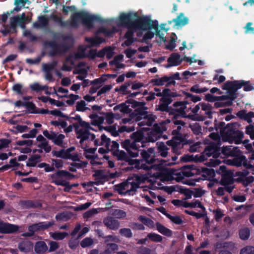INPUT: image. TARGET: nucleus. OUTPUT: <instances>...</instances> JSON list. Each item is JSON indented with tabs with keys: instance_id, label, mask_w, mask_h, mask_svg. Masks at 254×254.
<instances>
[{
	"instance_id": "obj_1",
	"label": "nucleus",
	"mask_w": 254,
	"mask_h": 254,
	"mask_svg": "<svg viewBox=\"0 0 254 254\" xmlns=\"http://www.w3.org/2000/svg\"><path fill=\"white\" fill-rule=\"evenodd\" d=\"M137 17L136 12L121 13L117 20L118 27H126L128 29L124 36L126 40L122 43V46H130L135 41L133 30L136 32L137 36L142 37V41L144 42L154 37V31L158 28V21L152 20L150 16H147L139 17L133 22L131 21Z\"/></svg>"
},
{
	"instance_id": "obj_2",
	"label": "nucleus",
	"mask_w": 254,
	"mask_h": 254,
	"mask_svg": "<svg viewBox=\"0 0 254 254\" xmlns=\"http://www.w3.org/2000/svg\"><path fill=\"white\" fill-rule=\"evenodd\" d=\"M104 40L103 38H99L96 36L92 38H86L85 41L87 43L86 46H80L77 53L74 55L75 59L82 58L84 57H88L90 59H93L97 57V53L96 50H89L88 48L91 47H95L99 45Z\"/></svg>"
},
{
	"instance_id": "obj_3",
	"label": "nucleus",
	"mask_w": 254,
	"mask_h": 254,
	"mask_svg": "<svg viewBox=\"0 0 254 254\" xmlns=\"http://www.w3.org/2000/svg\"><path fill=\"white\" fill-rule=\"evenodd\" d=\"M218 146L211 143L210 145L205 148L202 153L199 156H196V160L199 162H203L206 160L208 157L212 155V158L206 163V164L209 167H215L220 164L222 162L217 156Z\"/></svg>"
},
{
	"instance_id": "obj_4",
	"label": "nucleus",
	"mask_w": 254,
	"mask_h": 254,
	"mask_svg": "<svg viewBox=\"0 0 254 254\" xmlns=\"http://www.w3.org/2000/svg\"><path fill=\"white\" fill-rule=\"evenodd\" d=\"M75 120H77L78 125H74L75 131L77 134V137L79 138L80 142L82 144L84 141L87 139L94 140L95 136L89 132L91 128L88 123L83 121L79 116H75L73 118Z\"/></svg>"
},
{
	"instance_id": "obj_5",
	"label": "nucleus",
	"mask_w": 254,
	"mask_h": 254,
	"mask_svg": "<svg viewBox=\"0 0 254 254\" xmlns=\"http://www.w3.org/2000/svg\"><path fill=\"white\" fill-rule=\"evenodd\" d=\"M101 20V17L99 15L90 14L85 12H80L75 13L72 15L71 25L75 26L81 21L85 26L90 28L92 26L93 21H99Z\"/></svg>"
},
{
	"instance_id": "obj_6",
	"label": "nucleus",
	"mask_w": 254,
	"mask_h": 254,
	"mask_svg": "<svg viewBox=\"0 0 254 254\" xmlns=\"http://www.w3.org/2000/svg\"><path fill=\"white\" fill-rule=\"evenodd\" d=\"M143 133L140 131L133 133L130 136L133 139V141L130 142L129 140H126L122 144V147L128 152L131 156L135 157L138 155V153L137 151L133 152L130 149L132 148L137 150L140 146H143Z\"/></svg>"
},
{
	"instance_id": "obj_7",
	"label": "nucleus",
	"mask_w": 254,
	"mask_h": 254,
	"mask_svg": "<svg viewBox=\"0 0 254 254\" xmlns=\"http://www.w3.org/2000/svg\"><path fill=\"white\" fill-rule=\"evenodd\" d=\"M175 125L178 126L177 129L173 131V134L176 136H174L172 140L167 142L168 145L171 146L173 151L176 154L181 153L180 150L182 148V139L179 133V131L181 129V126H183L185 123L181 120H175L174 122Z\"/></svg>"
},
{
	"instance_id": "obj_8",
	"label": "nucleus",
	"mask_w": 254,
	"mask_h": 254,
	"mask_svg": "<svg viewBox=\"0 0 254 254\" xmlns=\"http://www.w3.org/2000/svg\"><path fill=\"white\" fill-rule=\"evenodd\" d=\"M244 136L243 133L238 130H234L231 127H227L221 133L222 140L225 142L229 143L235 142V144H240Z\"/></svg>"
},
{
	"instance_id": "obj_9",
	"label": "nucleus",
	"mask_w": 254,
	"mask_h": 254,
	"mask_svg": "<svg viewBox=\"0 0 254 254\" xmlns=\"http://www.w3.org/2000/svg\"><path fill=\"white\" fill-rule=\"evenodd\" d=\"M135 179H129L126 182H123L117 186V190L120 194H133L132 192L135 191L139 187V178L136 176Z\"/></svg>"
},
{
	"instance_id": "obj_10",
	"label": "nucleus",
	"mask_w": 254,
	"mask_h": 254,
	"mask_svg": "<svg viewBox=\"0 0 254 254\" xmlns=\"http://www.w3.org/2000/svg\"><path fill=\"white\" fill-rule=\"evenodd\" d=\"M173 174V171L169 168H163L154 173L153 176L155 178L156 180L153 184V187L157 189L162 188L160 181L166 182L171 180Z\"/></svg>"
},
{
	"instance_id": "obj_11",
	"label": "nucleus",
	"mask_w": 254,
	"mask_h": 254,
	"mask_svg": "<svg viewBox=\"0 0 254 254\" xmlns=\"http://www.w3.org/2000/svg\"><path fill=\"white\" fill-rule=\"evenodd\" d=\"M72 177H73V175L64 170L59 171L50 176L51 182L58 186L67 185L68 184L67 180L71 179Z\"/></svg>"
},
{
	"instance_id": "obj_12",
	"label": "nucleus",
	"mask_w": 254,
	"mask_h": 254,
	"mask_svg": "<svg viewBox=\"0 0 254 254\" xmlns=\"http://www.w3.org/2000/svg\"><path fill=\"white\" fill-rule=\"evenodd\" d=\"M75 149L74 147H71L66 149L53 151L52 154L57 157L77 161L79 159V157L77 154L74 152Z\"/></svg>"
},
{
	"instance_id": "obj_13",
	"label": "nucleus",
	"mask_w": 254,
	"mask_h": 254,
	"mask_svg": "<svg viewBox=\"0 0 254 254\" xmlns=\"http://www.w3.org/2000/svg\"><path fill=\"white\" fill-rule=\"evenodd\" d=\"M95 145H105L108 151L114 152L115 150H118L119 144L116 141H111L110 139L106 135L103 134L101 136L100 139H95L94 140Z\"/></svg>"
},
{
	"instance_id": "obj_14",
	"label": "nucleus",
	"mask_w": 254,
	"mask_h": 254,
	"mask_svg": "<svg viewBox=\"0 0 254 254\" xmlns=\"http://www.w3.org/2000/svg\"><path fill=\"white\" fill-rule=\"evenodd\" d=\"M25 21L21 19L20 16H16L11 18L9 21V25H4V29L1 30V32L4 34L11 33L15 32L16 26L17 24L22 26Z\"/></svg>"
},
{
	"instance_id": "obj_15",
	"label": "nucleus",
	"mask_w": 254,
	"mask_h": 254,
	"mask_svg": "<svg viewBox=\"0 0 254 254\" xmlns=\"http://www.w3.org/2000/svg\"><path fill=\"white\" fill-rule=\"evenodd\" d=\"M166 130L165 124L161 123L159 124H155L153 126V129L149 132L148 137V140L151 142H154L160 137L161 133Z\"/></svg>"
},
{
	"instance_id": "obj_16",
	"label": "nucleus",
	"mask_w": 254,
	"mask_h": 254,
	"mask_svg": "<svg viewBox=\"0 0 254 254\" xmlns=\"http://www.w3.org/2000/svg\"><path fill=\"white\" fill-rule=\"evenodd\" d=\"M217 172L222 176L221 183L223 185L226 186L232 184L233 173L231 171L227 170L224 166H221Z\"/></svg>"
},
{
	"instance_id": "obj_17",
	"label": "nucleus",
	"mask_w": 254,
	"mask_h": 254,
	"mask_svg": "<svg viewBox=\"0 0 254 254\" xmlns=\"http://www.w3.org/2000/svg\"><path fill=\"white\" fill-rule=\"evenodd\" d=\"M44 135L51 140L55 144L63 146L64 144V139L65 136L63 134L56 133L54 132H49L46 130L43 131Z\"/></svg>"
},
{
	"instance_id": "obj_18",
	"label": "nucleus",
	"mask_w": 254,
	"mask_h": 254,
	"mask_svg": "<svg viewBox=\"0 0 254 254\" xmlns=\"http://www.w3.org/2000/svg\"><path fill=\"white\" fill-rule=\"evenodd\" d=\"M53 225V222H44L34 224L29 227V232H28L27 234H23V235L25 236H32L35 231L39 230H44L48 228Z\"/></svg>"
},
{
	"instance_id": "obj_19",
	"label": "nucleus",
	"mask_w": 254,
	"mask_h": 254,
	"mask_svg": "<svg viewBox=\"0 0 254 254\" xmlns=\"http://www.w3.org/2000/svg\"><path fill=\"white\" fill-rule=\"evenodd\" d=\"M235 156L236 157L230 163V164L236 166H240L243 165L247 168H254L253 165L247 163L246 157L241 154L240 150L239 151V154Z\"/></svg>"
},
{
	"instance_id": "obj_20",
	"label": "nucleus",
	"mask_w": 254,
	"mask_h": 254,
	"mask_svg": "<svg viewBox=\"0 0 254 254\" xmlns=\"http://www.w3.org/2000/svg\"><path fill=\"white\" fill-rule=\"evenodd\" d=\"M89 68V66L85 63H80L73 71L74 73L79 74L76 78L83 80L86 76Z\"/></svg>"
},
{
	"instance_id": "obj_21",
	"label": "nucleus",
	"mask_w": 254,
	"mask_h": 254,
	"mask_svg": "<svg viewBox=\"0 0 254 254\" xmlns=\"http://www.w3.org/2000/svg\"><path fill=\"white\" fill-rule=\"evenodd\" d=\"M141 116V119L139 120V122L137 123V125L139 127L150 126L153 124L155 119L154 115L147 113Z\"/></svg>"
},
{
	"instance_id": "obj_22",
	"label": "nucleus",
	"mask_w": 254,
	"mask_h": 254,
	"mask_svg": "<svg viewBox=\"0 0 254 254\" xmlns=\"http://www.w3.org/2000/svg\"><path fill=\"white\" fill-rule=\"evenodd\" d=\"M243 84V81H227L223 85V89L233 92L240 88Z\"/></svg>"
},
{
	"instance_id": "obj_23",
	"label": "nucleus",
	"mask_w": 254,
	"mask_h": 254,
	"mask_svg": "<svg viewBox=\"0 0 254 254\" xmlns=\"http://www.w3.org/2000/svg\"><path fill=\"white\" fill-rule=\"evenodd\" d=\"M29 87L31 90L37 93L44 91L45 93L47 95H50L51 93L52 88H50L47 85H42L38 82L31 84Z\"/></svg>"
},
{
	"instance_id": "obj_24",
	"label": "nucleus",
	"mask_w": 254,
	"mask_h": 254,
	"mask_svg": "<svg viewBox=\"0 0 254 254\" xmlns=\"http://www.w3.org/2000/svg\"><path fill=\"white\" fill-rule=\"evenodd\" d=\"M18 230V226L9 223H5L0 221V232L2 233H12Z\"/></svg>"
},
{
	"instance_id": "obj_25",
	"label": "nucleus",
	"mask_w": 254,
	"mask_h": 254,
	"mask_svg": "<svg viewBox=\"0 0 254 254\" xmlns=\"http://www.w3.org/2000/svg\"><path fill=\"white\" fill-rule=\"evenodd\" d=\"M152 83L155 85L163 86L173 84L175 81L173 78H169L168 76H164L161 78L154 79L152 80Z\"/></svg>"
},
{
	"instance_id": "obj_26",
	"label": "nucleus",
	"mask_w": 254,
	"mask_h": 254,
	"mask_svg": "<svg viewBox=\"0 0 254 254\" xmlns=\"http://www.w3.org/2000/svg\"><path fill=\"white\" fill-rule=\"evenodd\" d=\"M104 225L112 230H117L120 227L119 222L111 217H107L103 221Z\"/></svg>"
},
{
	"instance_id": "obj_27",
	"label": "nucleus",
	"mask_w": 254,
	"mask_h": 254,
	"mask_svg": "<svg viewBox=\"0 0 254 254\" xmlns=\"http://www.w3.org/2000/svg\"><path fill=\"white\" fill-rule=\"evenodd\" d=\"M38 142V146L44 149L46 152L50 151L51 148L49 145L47 140L42 135H39L36 138Z\"/></svg>"
},
{
	"instance_id": "obj_28",
	"label": "nucleus",
	"mask_w": 254,
	"mask_h": 254,
	"mask_svg": "<svg viewBox=\"0 0 254 254\" xmlns=\"http://www.w3.org/2000/svg\"><path fill=\"white\" fill-rule=\"evenodd\" d=\"M123 59L124 56L123 55H118L114 58L113 61H110L109 64L114 68H124L125 65L122 63Z\"/></svg>"
},
{
	"instance_id": "obj_29",
	"label": "nucleus",
	"mask_w": 254,
	"mask_h": 254,
	"mask_svg": "<svg viewBox=\"0 0 254 254\" xmlns=\"http://www.w3.org/2000/svg\"><path fill=\"white\" fill-rule=\"evenodd\" d=\"M168 64L166 67H169L173 66H177L180 64L182 62L180 56L177 54H172L168 59Z\"/></svg>"
},
{
	"instance_id": "obj_30",
	"label": "nucleus",
	"mask_w": 254,
	"mask_h": 254,
	"mask_svg": "<svg viewBox=\"0 0 254 254\" xmlns=\"http://www.w3.org/2000/svg\"><path fill=\"white\" fill-rule=\"evenodd\" d=\"M175 23V26H183L187 24L189 22L188 18L182 13H180L176 18L173 19L172 21H169V23Z\"/></svg>"
},
{
	"instance_id": "obj_31",
	"label": "nucleus",
	"mask_w": 254,
	"mask_h": 254,
	"mask_svg": "<svg viewBox=\"0 0 254 254\" xmlns=\"http://www.w3.org/2000/svg\"><path fill=\"white\" fill-rule=\"evenodd\" d=\"M239 151L237 147H234L233 146H228L223 147L222 149V152L224 155L230 156H235L239 154Z\"/></svg>"
},
{
	"instance_id": "obj_32",
	"label": "nucleus",
	"mask_w": 254,
	"mask_h": 254,
	"mask_svg": "<svg viewBox=\"0 0 254 254\" xmlns=\"http://www.w3.org/2000/svg\"><path fill=\"white\" fill-rule=\"evenodd\" d=\"M154 150L153 148H150L147 151H144L141 153V155L146 162L149 164L153 163L155 160L154 157Z\"/></svg>"
},
{
	"instance_id": "obj_33",
	"label": "nucleus",
	"mask_w": 254,
	"mask_h": 254,
	"mask_svg": "<svg viewBox=\"0 0 254 254\" xmlns=\"http://www.w3.org/2000/svg\"><path fill=\"white\" fill-rule=\"evenodd\" d=\"M187 101H180L177 102L174 104V106L175 107V110L178 112L182 115H184L186 114L187 112L186 111L187 110Z\"/></svg>"
},
{
	"instance_id": "obj_34",
	"label": "nucleus",
	"mask_w": 254,
	"mask_h": 254,
	"mask_svg": "<svg viewBox=\"0 0 254 254\" xmlns=\"http://www.w3.org/2000/svg\"><path fill=\"white\" fill-rule=\"evenodd\" d=\"M156 227L157 231L162 235L167 236L171 237L172 234V231L168 228L165 227L160 223H157L156 224Z\"/></svg>"
},
{
	"instance_id": "obj_35",
	"label": "nucleus",
	"mask_w": 254,
	"mask_h": 254,
	"mask_svg": "<svg viewBox=\"0 0 254 254\" xmlns=\"http://www.w3.org/2000/svg\"><path fill=\"white\" fill-rule=\"evenodd\" d=\"M68 91L67 89L63 87H59L56 89L55 87L53 88V91L51 94H55L59 98L67 97Z\"/></svg>"
},
{
	"instance_id": "obj_36",
	"label": "nucleus",
	"mask_w": 254,
	"mask_h": 254,
	"mask_svg": "<svg viewBox=\"0 0 254 254\" xmlns=\"http://www.w3.org/2000/svg\"><path fill=\"white\" fill-rule=\"evenodd\" d=\"M33 245L29 241H24L21 243L18 246L19 250L24 253H27L29 252L33 249Z\"/></svg>"
},
{
	"instance_id": "obj_37",
	"label": "nucleus",
	"mask_w": 254,
	"mask_h": 254,
	"mask_svg": "<svg viewBox=\"0 0 254 254\" xmlns=\"http://www.w3.org/2000/svg\"><path fill=\"white\" fill-rule=\"evenodd\" d=\"M50 236L54 240H62L68 236V233L66 232H50Z\"/></svg>"
},
{
	"instance_id": "obj_38",
	"label": "nucleus",
	"mask_w": 254,
	"mask_h": 254,
	"mask_svg": "<svg viewBox=\"0 0 254 254\" xmlns=\"http://www.w3.org/2000/svg\"><path fill=\"white\" fill-rule=\"evenodd\" d=\"M47 250V246L44 242L41 241L36 243L35 251L37 253H43Z\"/></svg>"
},
{
	"instance_id": "obj_39",
	"label": "nucleus",
	"mask_w": 254,
	"mask_h": 254,
	"mask_svg": "<svg viewBox=\"0 0 254 254\" xmlns=\"http://www.w3.org/2000/svg\"><path fill=\"white\" fill-rule=\"evenodd\" d=\"M48 23V19L45 16L39 17L38 20L34 24L35 27L40 28L46 26Z\"/></svg>"
},
{
	"instance_id": "obj_40",
	"label": "nucleus",
	"mask_w": 254,
	"mask_h": 254,
	"mask_svg": "<svg viewBox=\"0 0 254 254\" xmlns=\"http://www.w3.org/2000/svg\"><path fill=\"white\" fill-rule=\"evenodd\" d=\"M143 160H133V164L134 165V167L137 169H156V167L154 166H150L148 167L143 166Z\"/></svg>"
},
{
	"instance_id": "obj_41",
	"label": "nucleus",
	"mask_w": 254,
	"mask_h": 254,
	"mask_svg": "<svg viewBox=\"0 0 254 254\" xmlns=\"http://www.w3.org/2000/svg\"><path fill=\"white\" fill-rule=\"evenodd\" d=\"M118 31V29L116 27H113L112 30L111 31H109L106 28L102 27L99 29L98 31V33H103L105 36L110 37L113 34L117 32Z\"/></svg>"
},
{
	"instance_id": "obj_42",
	"label": "nucleus",
	"mask_w": 254,
	"mask_h": 254,
	"mask_svg": "<svg viewBox=\"0 0 254 254\" xmlns=\"http://www.w3.org/2000/svg\"><path fill=\"white\" fill-rule=\"evenodd\" d=\"M147 238L149 240L156 243L161 242L163 240V237L155 233H150L147 235Z\"/></svg>"
},
{
	"instance_id": "obj_43",
	"label": "nucleus",
	"mask_w": 254,
	"mask_h": 254,
	"mask_svg": "<svg viewBox=\"0 0 254 254\" xmlns=\"http://www.w3.org/2000/svg\"><path fill=\"white\" fill-rule=\"evenodd\" d=\"M250 235V231L248 228L241 229L239 231L240 238L243 240H246L249 239Z\"/></svg>"
},
{
	"instance_id": "obj_44",
	"label": "nucleus",
	"mask_w": 254,
	"mask_h": 254,
	"mask_svg": "<svg viewBox=\"0 0 254 254\" xmlns=\"http://www.w3.org/2000/svg\"><path fill=\"white\" fill-rule=\"evenodd\" d=\"M40 155H34L30 157L27 162V166L29 167H34L39 161Z\"/></svg>"
},
{
	"instance_id": "obj_45",
	"label": "nucleus",
	"mask_w": 254,
	"mask_h": 254,
	"mask_svg": "<svg viewBox=\"0 0 254 254\" xmlns=\"http://www.w3.org/2000/svg\"><path fill=\"white\" fill-rule=\"evenodd\" d=\"M118 246L116 244H108L106 249L103 254H112L115 251L118 250Z\"/></svg>"
},
{
	"instance_id": "obj_46",
	"label": "nucleus",
	"mask_w": 254,
	"mask_h": 254,
	"mask_svg": "<svg viewBox=\"0 0 254 254\" xmlns=\"http://www.w3.org/2000/svg\"><path fill=\"white\" fill-rule=\"evenodd\" d=\"M159 152L162 157H166L168 154V148L163 143H158Z\"/></svg>"
},
{
	"instance_id": "obj_47",
	"label": "nucleus",
	"mask_w": 254,
	"mask_h": 254,
	"mask_svg": "<svg viewBox=\"0 0 254 254\" xmlns=\"http://www.w3.org/2000/svg\"><path fill=\"white\" fill-rule=\"evenodd\" d=\"M76 109L78 111L84 112L89 109V108L86 106L85 102L83 100H81L76 103Z\"/></svg>"
},
{
	"instance_id": "obj_48",
	"label": "nucleus",
	"mask_w": 254,
	"mask_h": 254,
	"mask_svg": "<svg viewBox=\"0 0 254 254\" xmlns=\"http://www.w3.org/2000/svg\"><path fill=\"white\" fill-rule=\"evenodd\" d=\"M73 64V62L71 58L67 59L66 62L64 64L62 70L64 71H70L72 69V65Z\"/></svg>"
},
{
	"instance_id": "obj_49",
	"label": "nucleus",
	"mask_w": 254,
	"mask_h": 254,
	"mask_svg": "<svg viewBox=\"0 0 254 254\" xmlns=\"http://www.w3.org/2000/svg\"><path fill=\"white\" fill-rule=\"evenodd\" d=\"M113 155L116 156L119 160H125L127 159V155L123 151L116 150L113 152Z\"/></svg>"
},
{
	"instance_id": "obj_50",
	"label": "nucleus",
	"mask_w": 254,
	"mask_h": 254,
	"mask_svg": "<svg viewBox=\"0 0 254 254\" xmlns=\"http://www.w3.org/2000/svg\"><path fill=\"white\" fill-rule=\"evenodd\" d=\"M167 217L172 222L176 224L179 225L183 223L182 218L178 215H171L170 214L167 215Z\"/></svg>"
},
{
	"instance_id": "obj_51",
	"label": "nucleus",
	"mask_w": 254,
	"mask_h": 254,
	"mask_svg": "<svg viewBox=\"0 0 254 254\" xmlns=\"http://www.w3.org/2000/svg\"><path fill=\"white\" fill-rule=\"evenodd\" d=\"M207 90V89L206 88H200L198 85H194L192 86L190 89V91L191 92L195 93H201L206 92Z\"/></svg>"
},
{
	"instance_id": "obj_52",
	"label": "nucleus",
	"mask_w": 254,
	"mask_h": 254,
	"mask_svg": "<svg viewBox=\"0 0 254 254\" xmlns=\"http://www.w3.org/2000/svg\"><path fill=\"white\" fill-rule=\"evenodd\" d=\"M39 168H44V170L46 172H53L55 170V167H54L52 165H50L48 164H46L45 163H42L39 164L38 165Z\"/></svg>"
},
{
	"instance_id": "obj_53",
	"label": "nucleus",
	"mask_w": 254,
	"mask_h": 254,
	"mask_svg": "<svg viewBox=\"0 0 254 254\" xmlns=\"http://www.w3.org/2000/svg\"><path fill=\"white\" fill-rule=\"evenodd\" d=\"M106 79L104 77H101L91 82V84L96 87V88H99L101 87L102 84L106 81Z\"/></svg>"
},
{
	"instance_id": "obj_54",
	"label": "nucleus",
	"mask_w": 254,
	"mask_h": 254,
	"mask_svg": "<svg viewBox=\"0 0 254 254\" xmlns=\"http://www.w3.org/2000/svg\"><path fill=\"white\" fill-rule=\"evenodd\" d=\"M93 244V240L90 238H86L84 239L80 243V245L82 248H86L91 246Z\"/></svg>"
},
{
	"instance_id": "obj_55",
	"label": "nucleus",
	"mask_w": 254,
	"mask_h": 254,
	"mask_svg": "<svg viewBox=\"0 0 254 254\" xmlns=\"http://www.w3.org/2000/svg\"><path fill=\"white\" fill-rule=\"evenodd\" d=\"M99 209H95L93 208L91 209H90L89 210L86 211L83 215V217L85 218H88L89 217H92V216L94 215L95 214H97L99 211Z\"/></svg>"
},
{
	"instance_id": "obj_56",
	"label": "nucleus",
	"mask_w": 254,
	"mask_h": 254,
	"mask_svg": "<svg viewBox=\"0 0 254 254\" xmlns=\"http://www.w3.org/2000/svg\"><path fill=\"white\" fill-rule=\"evenodd\" d=\"M240 254H254V247L252 246H247L240 251Z\"/></svg>"
},
{
	"instance_id": "obj_57",
	"label": "nucleus",
	"mask_w": 254,
	"mask_h": 254,
	"mask_svg": "<svg viewBox=\"0 0 254 254\" xmlns=\"http://www.w3.org/2000/svg\"><path fill=\"white\" fill-rule=\"evenodd\" d=\"M190 127L191 128L193 132L195 134H199L201 132V128L197 123H194L190 125Z\"/></svg>"
},
{
	"instance_id": "obj_58",
	"label": "nucleus",
	"mask_w": 254,
	"mask_h": 254,
	"mask_svg": "<svg viewBox=\"0 0 254 254\" xmlns=\"http://www.w3.org/2000/svg\"><path fill=\"white\" fill-rule=\"evenodd\" d=\"M51 163L52 166L57 169L62 168L64 165L63 161L60 159H52Z\"/></svg>"
},
{
	"instance_id": "obj_59",
	"label": "nucleus",
	"mask_w": 254,
	"mask_h": 254,
	"mask_svg": "<svg viewBox=\"0 0 254 254\" xmlns=\"http://www.w3.org/2000/svg\"><path fill=\"white\" fill-rule=\"evenodd\" d=\"M112 88V85L111 84L105 85L103 86L97 93L98 96H100L102 94H105L110 91Z\"/></svg>"
},
{
	"instance_id": "obj_60",
	"label": "nucleus",
	"mask_w": 254,
	"mask_h": 254,
	"mask_svg": "<svg viewBox=\"0 0 254 254\" xmlns=\"http://www.w3.org/2000/svg\"><path fill=\"white\" fill-rule=\"evenodd\" d=\"M68 98V99L66 101V103L68 105H72L74 103L76 100L79 98V96L77 95L70 94Z\"/></svg>"
},
{
	"instance_id": "obj_61",
	"label": "nucleus",
	"mask_w": 254,
	"mask_h": 254,
	"mask_svg": "<svg viewBox=\"0 0 254 254\" xmlns=\"http://www.w3.org/2000/svg\"><path fill=\"white\" fill-rule=\"evenodd\" d=\"M120 233L123 236L130 238L132 237V234L130 229L128 228H123L120 230Z\"/></svg>"
},
{
	"instance_id": "obj_62",
	"label": "nucleus",
	"mask_w": 254,
	"mask_h": 254,
	"mask_svg": "<svg viewBox=\"0 0 254 254\" xmlns=\"http://www.w3.org/2000/svg\"><path fill=\"white\" fill-rule=\"evenodd\" d=\"M113 109L114 111L119 110L122 113H127L128 107L125 104H121L114 107Z\"/></svg>"
},
{
	"instance_id": "obj_63",
	"label": "nucleus",
	"mask_w": 254,
	"mask_h": 254,
	"mask_svg": "<svg viewBox=\"0 0 254 254\" xmlns=\"http://www.w3.org/2000/svg\"><path fill=\"white\" fill-rule=\"evenodd\" d=\"M104 119L108 124H112L114 122V115L111 113L104 114Z\"/></svg>"
},
{
	"instance_id": "obj_64",
	"label": "nucleus",
	"mask_w": 254,
	"mask_h": 254,
	"mask_svg": "<svg viewBox=\"0 0 254 254\" xmlns=\"http://www.w3.org/2000/svg\"><path fill=\"white\" fill-rule=\"evenodd\" d=\"M104 120V117L95 116L93 119V124L99 126L103 123Z\"/></svg>"
}]
</instances>
